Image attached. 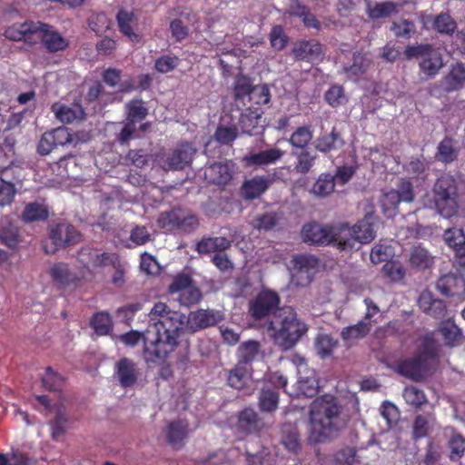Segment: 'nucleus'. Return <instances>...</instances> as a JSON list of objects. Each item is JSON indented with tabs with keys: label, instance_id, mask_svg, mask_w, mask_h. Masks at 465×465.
Instances as JSON below:
<instances>
[{
	"label": "nucleus",
	"instance_id": "nucleus-46",
	"mask_svg": "<svg viewBox=\"0 0 465 465\" xmlns=\"http://www.w3.org/2000/svg\"><path fill=\"white\" fill-rule=\"evenodd\" d=\"M260 343L256 341H248L242 342L238 347V364L247 367L258 355Z\"/></svg>",
	"mask_w": 465,
	"mask_h": 465
},
{
	"label": "nucleus",
	"instance_id": "nucleus-14",
	"mask_svg": "<svg viewBox=\"0 0 465 465\" xmlns=\"http://www.w3.org/2000/svg\"><path fill=\"white\" fill-rule=\"evenodd\" d=\"M196 151L192 143H180L166 158L168 169L173 171L184 169L192 163Z\"/></svg>",
	"mask_w": 465,
	"mask_h": 465
},
{
	"label": "nucleus",
	"instance_id": "nucleus-23",
	"mask_svg": "<svg viewBox=\"0 0 465 465\" xmlns=\"http://www.w3.org/2000/svg\"><path fill=\"white\" fill-rule=\"evenodd\" d=\"M283 155L282 150L274 147L246 155L242 161L246 167H263L276 163Z\"/></svg>",
	"mask_w": 465,
	"mask_h": 465
},
{
	"label": "nucleus",
	"instance_id": "nucleus-44",
	"mask_svg": "<svg viewBox=\"0 0 465 465\" xmlns=\"http://www.w3.org/2000/svg\"><path fill=\"white\" fill-rule=\"evenodd\" d=\"M279 392L276 389L263 388L259 396V407L263 412L275 411L279 404Z\"/></svg>",
	"mask_w": 465,
	"mask_h": 465
},
{
	"label": "nucleus",
	"instance_id": "nucleus-55",
	"mask_svg": "<svg viewBox=\"0 0 465 465\" xmlns=\"http://www.w3.org/2000/svg\"><path fill=\"white\" fill-rule=\"evenodd\" d=\"M127 118L126 120L136 124L146 118L148 114V108L144 106L142 100H131L127 104Z\"/></svg>",
	"mask_w": 465,
	"mask_h": 465
},
{
	"label": "nucleus",
	"instance_id": "nucleus-31",
	"mask_svg": "<svg viewBox=\"0 0 465 465\" xmlns=\"http://www.w3.org/2000/svg\"><path fill=\"white\" fill-rule=\"evenodd\" d=\"M188 434V422L183 420H173L167 427V441L175 450L182 448Z\"/></svg>",
	"mask_w": 465,
	"mask_h": 465
},
{
	"label": "nucleus",
	"instance_id": "nucleus-35",
	"mask_svg": "<svg viewBox=\"0 0 465 465\" xmlns=\"http://www.w3.org/2000/svg\"><path fill=\"white\" fill-rule=\"evenodd\" d=\"M444 84L448 92L460 89L465 84V64L462 63L452 64L449 74L444 77Z\"/></svg>",
	"mask_w": 465,
	"mask_h": 465
},
{
	"label": "nucleus",
	"instance_id": "nucleus-22",
	"mask_svg": "<svg viewBox=\"0 0 465 465\" xmlns=\"http://www.w3.org/2000/svg\"><path fill=\"white\" fill-rule=\"evenodd\" d=\"M420 58V70L426 75V79L434 78L444 66L442 54L439 49L430 45L428 50Z\"/></svg>",
	"mask_w": 465,
	"mask_h": 465
},
{
	"label": "nucleus",
	"instance_id": "nucleus-45",
	"mask_svg": "<svg viewBox=\"0 0 465 465\" xmlns=\"http://www.w3.org/2000/svg\"><path fill=\"white\" fill-rule=\"evenodd\" d=\"M313 137L311 125L298 127L291 135L288 142L293 148L306 149Z\"/></svg>",
	"mask_w": 465,
	"mask_h": 465
},
{
	"label": "nucleus",
	"instance_id": "nucleus-7",
	"mask_svg": "<svg viewBox=\"0 0 465 465\" xmlns=\"http://www.w3.org/2000/svg\"><path fill=\"white\" fill-rule=\"evenodd\" d=\"M156 222L158 227L163 230L185 233L193 232L200 224L196 214L180 205L173 207L169 212L162 213Z\"/></svg>",
	"mask_w": 465,
	"mask_h": 465
},
{
	"label": "nucleus",
	"instance_id": "nucleus-21",
	"mask_svg": "<svg viewBox=\"0 0 465 465\" xmlns=\"http://www.w3.org/2000/svg\"><path fill=\"white\" fill-rule=\"evenodd\" d=\"M36 22L25 21L20 24H14L5 30L4 35L11 41H24L29 45H35Z\"/></svg>",
	"mask_w": 465,
	"mask_h": 465
},
{
	"label": "nucleus",
	"instance_id": "nucleus-32",
	"mask_svg": "<svg viewBox=\"0 0 465 465\" xmlns=\"http://www.w3.org/2000/svg\"><path fill=\"white\" fill-rule=\"evenodd\" d=\"M297 60H312L322 54V45L316 40H302L298 42L292 50Z\"/></svg>",
	"mask_w": 465,
	"mask_h": 465
},
{
	"label": "nucleus",
	"instance_id": "nucleus-38",
	"mask_svg": "<svg viewBox=\"0 0 465 465\" xmlns=\"http://www.w3.org/2000/svg\"><path fill=\"white\" fill-rule=\"evenodd\" d=\"M459 150L454 147V140L451 137L445 136L438 144L435 158L445 164H449L457 160Z\"/></svg>",
	"mask_w": 465,
	"mask_h": 465
},
{
	"label": "nucleus",
	"instance_id": "nucleus-3",
	"mask_svg": "<svg viewBox=\"0 0 465 465\" xmlns=\"http://www.w3.org/2000/svg\"><path fill=\"white\" fill-rule=\"evenodd\" d=\"M268 331L273 342L282 350L292 349L307 332V325L301 321L291 306L282 307L270 319Z\"/></svg>",
	"mask_w": 465,
	"mask_h": 465
},
{
	"label": "nucleus",
	"instance_id": "nucleus-12",
	"mask_svg": "<svg viewBox=\"0 0 465 465\" xmlns=\"http://www.w3.org/2000/svg\"><path fill=\"white\" fill-rule=\"evenodd\" d=\"M302 237L304 242L313 245L328 246L332 244L331 224L322 225L312 222L303 225Z\"/></svg>",
	"mask_w": 465,
	"mask_h": 465
},
{
	"label": "nucleus",
	"instance_id": "nucleus-27",
	"mask_svg": "<svg viewBox=\"0 0 465 465\" xmlns=\"http://www.w3.org/2000/svg\"><path fill=\"white\" fill-rule=\"evenodd\" d=\"M152 334V330L147 329L144 332H140L138 331H130L128 332H125L122 335H120L119 339L120 341L126 346L129 347H134L136 346L140 341H143V359L144 361L148 364H162L167 359H156V360H149L147 353H146V337L147 335Z\"/></svg>",
	"mask_w": 465,
	"mask_h": 465
},
{
	"label": "nucleus",
	"instance_id": "nucleus-53",
	"mask_svg": "<svg viewBox=\"0 0 465 465\" xmlns=\"http://www.w3.org/2000/svg\"><path fill=\"white\" fill-rule=\"evenodd\" d=\"M444 241L455 253L465 249V234L461 229L450 228L444 232Z\"/></svg>",
	"mask_w": 465,
	"mask_h": 465
},
{
	"label": "nucleus",
	"instance_id": "nucleus-56",
	"mask_svg": "<svg viewBox=\"0 0 465 465\" xmlns=\"http://www.w3.org/2000/svg\"><path fill=\"white\" fill-rule=\"evenodd\" d=\"M91 326L98 335H106L112 330L113 322L109 313L96 312L91 319Z\"/></svg>",
	"mask_w": 465,
	"mask_h": 465
},
{
	"label": "nucleus",
	"instance_id": "nucleus-41",
	"mask_svg": "<svg viewBox=\"0 0 465 465\" xmlns=\"http://www.w3.org/2000/svg\"><path fill=\"white\" fill-rule=\"evenodd\" d=\"M292 262L294 270L298 272H305L307 274L304 284L310 283L312 281L310 277L311 271L318 266L319 259L314 255L297 254L293 257Z\"/></svg>",
	"mask_w": 465,
	"mask_h": 465
},
{
	"label": "nucleus",
	"instance_id": "nucleus-40",
	"mask_svg": "<svg viewBox=\"0 0 465 465\" xmlns=\"http://www.w3.org/2000/svg\"><path fill=\"white\" fill-rule=\"evenodd\" d=\"M69 419L64 407L59 406L55 411L54 418L50 421L51 436L57 440L68 430Z\"/></svg>",
	"mask_w": 465,
	"mask_h": 465
},
{
	"label": "nucleus",
	"instance_id": "nucleus-64",
	"mask_svg": "<svg viewBox=\"0 0 465 465\" xmlns=\"http://www.w3.org/2000/svg\"><path fill=\"white\" fill-rule=\"evenodd\" d=\"M269 39L271 46L277 51L283 50L289 42V37L284 33L282 25L272 26L269 35Z\"/></svg>",
	"mask_w": 465,
	"mask_h": 465
},
{
	"label": "nucleus",
	"instance_id": "nucleus-2",
	"mask_svg": "<svg viewBox=\"0 0 465 465\" xmlns=\"http://www.w3.org/2000/svg\"><path fill=\"white\" fill-rule=\"evenodd\" d=\"M344 426V420L341 417V407L333 396L323 395L312 402L308 436L310 444L325 442Z\"/></svg>",
	"mask_w": 465,
	"mask_h": 465
},
{
	"label": "nucleus",
	"instance_id": "nucleus-18",
	"mask_svg": "<svg viewBox=\"0 0 465 465\" xmlns=\"http://www.w3.org/2000/svg\"><path fill=\"white\" fill-rule=\"evenodd\" d=\"M435 203L439 201L456 203L458 199V186L455 178L450 174H442L433 186Z\"/></svg>",
	"mask_w": 465,
	"mask_h": 465
},
{
	"label": "nucleus",
	"instance_id": "nucleus-4",
	"mask_svg": "<svg viewBox=\"0 0 465 465\" xmlns=\"http://www.w3.org/2000/svg\"><path fill=\"white\" fill-rule=\"evenodd\" d=\"M438 343L427 334L422 337L415 357L406 359L398 365V371L414 381H421L438 361Z\"/></svg>",
	"mask_w": 465,
	"mask_h": 465
},
{
	"label": "nucleus",
	"instance_id": "nucleus-54",
	"mask_svg": "<svg viewBox=\"0 0 465 465\" xmlns=\"http://www.w3.org/2000/svg\"><path fill=\"white\" fill-rule=\"evenodd\" d=\"M391 30L397 38L410 39L416 34V25L413 21L401 19L391 23Z\"/></svg>",
	"mask_w": 465,
	"mask_h": 465
},
{
	"label": "nucleus",
	"instance_id": "nucleus-48",
	"mask_svg": "<svg viewBox=\"0 0 465 465\" xmlns=\"http://www.w3.org/2000/svg\"><path fill=\"white\" fill-rule=\"evenodd\" d=\"M371 328V324L369 322L361 320L354 325L343 328L341 337L345 341L361 339L370 332Z\"/></svg>",
	"mask_w": 465,
	"mask_h": 465
},
{
	"label": "nucleus",
	"instance_id": "nucleus-59",
	"mask_svg": "<svg viewBox=\"0 0 465 465\" xmlns=\"http://www.w3.org/2000/svg\"><path fill=\"white\" fill-rule=\"evenodd\" d=\"M448 447L450 450V460L458 461L465 452V438L460 433L452 434L448 441Z\"/></svg>",
	"mask_w": 465,
	"mask_h": 465
},
{
	"label": "nucleus",
	"instance_id": "nucleus-61",
	"mask_svg": "<svg viewBox=\"0 0 465 465\" xmlns=\"http://www.w3.org/2000/svg\"><path fill=\"white\" fill-rule=\"evenodd\" d=\"M324 99L331 107H339L347 102L344 88L340 84L331 85L326 91Z\"/></svg>",
	"mask_w": 465,
	"mask_h": 465
},
{
	"label": "nucleus",
	"instance_id": "nucleus-33",
	"mask_svg": "<svg viewBox=\"0 0 465 465\" xmlns=\"http://www.w3.org/2000/svg\"><path fill=\"white\" fill-rule=\"evenodd\" d=\"M389 201L394 203H411L414 200L413 183L410 179H401L398 189H391L386 193Z\"/></svg>",
	"mask_w": 465,
	"mask_h": 465
},
{
	"label": "nucleus",
	"instance_id": "nucleus-25",
	"mask_svg": "<svg viewBox=\"0 0 465 465\" xmlns=\"http://www.w3.org/2000/svg\"><path fill=\"white\" fill-rule=\"evenodd\" d=\"M203 178L208 183L224 186L232 179L228 163H214L203 168Z\"/></svg>",
	"mask_w": 465,
	"mask_h": 465
},
{
	"label": "nucleus",
	"instance_id": "nucleus-36",
	"mask_svg": "<svg viewBox=\"0 0 465 465\" xmlns=\"http://www.w3.org/2000/svg\"><path fill=\"white\" fill-rule=\"evenodd\" d=\"M281 442L286 450L297 454L302 449L300 433L297 427L292 424H284L282 427Z\"/></svg>",
	"mask_w": 465,
	"mask_h": 465
},
{
	"label": "nucleus",
	"instance_id": "nucleus-34",
	"mask_svg": "<svg viewBox=\"0 0 465 465\" xmlns=\"http://www.w3.org/2000/svg\"><path fill=\"white\" fill-rule=\"evenodd\" d=\"M369 64L370 61L366 54L356 52L352 55V64L349 66H344L343 71L349 79L356 81L367 72Z\"/></svg>",
	"mask_w": 465,
	"mask_h": 465
},
{
	"label": "nucleus",
	"instance_id": "nucleus-24",
	"mask_svg": "<svg viewBox=\"0 0 465 465\" xmlns=\"http://www.w3.org/2000/svg\"><path fill=\"white\" fill-rule=\"evenodd\" d=\"M272 183V180L268 176H254L242 183L241 194L243 199L248 201L257 199L269 189Z\"/></svg>",
	"mask_w": 465,
	"mask_h": 465
},
{
	"label": "nucleus",
	"instance_id": "nucleus-16",
	"mask_svg": "<svg viewBox=\"0 0 465 465\" xmlns=\"http://www.w3.org/2000/svg\"><path fill=\"white\" fill-rule=\"evenodd\" d=\"M48 274L58 290L77 286L81 281L77 274L70 270L69 265L63 262L53 264L49 268Z\"/></svg>",
	"mask_w": 465,
	"mask_h": 465
},
{
	"label": "nucleus",
	"instance_id": "nucleus-9",
	"mask_svg": "<svg viewBox=\"0 0 465 465\" xmlns=\"http://www.w3.org/2000/svg\"><path fill=\"white\" fill-rule=\"evenodd\" d=\"M35 44L41 42L48 53L54 54L64 51L69 42L54 27L40 21L36 22Z\"/></svg>",
	"mask_w": 465,
	"mask_h": 465
},
{
	"label": "nucleus",
	"instance_id": "nucleus-43",
	"mask_svg": "<svg viewBox=\"0 0 465 465\" xmlns=\"http://www.w3.org/2000/svg\"><path fill=\"white\" fill-rule=\"evenodd\" d=\"M397 12V4L391 1L375 3L373 5H368L367 6V15L373 20L389 17Z\"/></svg>",
	"mask_w": 465,
	"mask_h": 465
},
{
	"label": "nucleus",
	"instance_id": "nucleus-52",
	"mask_svg": "<svg viewBox=\"0 0 465 465\" xmlns=\"http://www.w3.org/2000/svg\"><path fill=\"white\" fill-rule=\"evenodd\" d=\"M116 19L121 33L128 36L131 40L137 38L138 35L133 30V24L134 21L133 12L121 9L117 13Z\"/></svg>",
	"mask_w": 465,
	"mask_h": 465
},
{
	"label": "nucleus",
	"instance_id": "nucleus-10",
	"mask_svg": "<svg viewBox=\"0 0 465 465\" xmlns=\"http://www.w3.org/2000/svg\"><path fill=\"white\" fill-rule=\"evenodd\" d=\"M49 239L51 240L54 247L48 249L47 246L45 245V252L46 253H54L60 247L80 242L82 240V234L74 225L57 223L50 229Z\"/></svg>",
	"mask_w": 465,
	"mask_h": 465
},
{
	"label": "nucleus",
	"instance_id": "nucleus-20",
	"mask_svg": "<svg viewBox=\"0 0 465 465\" xmlns=\"http://www.w3.org/2000/svg\"><path fill=\"white\" fill-rule=\"evenodd\" d=\"M115 376L123 388H131L138 381L139 369L137 364L127 357L121 358L115 365Z\"/></svg>",
	"mask_w": 465,
	"mask_h": 465
},
{
	"label": "nucleus",
	"instance_id": "nucleus-49",
	"mask_svg": "<svg viewBox=\"0 0 465 465\" xmlns=\"http://www.w3.org/2000/svg\"><path fill=\"white\" fill-rule=\"evenodd\" d=\"M296 156L294 170L301 174H307L315 164L317 154H312L307 148L302 149L300 153L292 152Z\"/></svg>",
	"mask_w": 465,
	"mask_h": 465
},
{
	"label": "nucleus",
	"instance_id": "nucleus-39",
	"mask_svg": "<svg viewBox=\"0 0 465 465\" xmlns=\"http://www.w3.org/2000/svg\"><path fill=\"white\" fill-rule=\"evenodd\" d=\"M249 377L248 368L237 363L227 372V384L231 388L240 391L246 386Z\"/></svg>",
	"mask_w": 465,
	"mask_h": 465
},
{
	"label": "nucleus",
	"instance_id": "nucleus-1",
	"mask_svg": "<svg viewBox=\"0 0 465 465\" xmlns=\"http://www.w3.org/2000/svg\"><path fill=\"white\" fill-rule=\"evenodd\" d=\"M152 323V334L146 337V353L148 359H167L180 346L183 352L180 361L185 362L189 359L190 343L180 341L183 334V321L184 313L170 308L165 302H157L148 313Z\"/></svg>",
	"mask_w": 465,
	"mask_h": 465
},
{
	"label": "nucleus",
	"instance_id": "nucleus-60",
	"mask_svg": "<svg viewBox=\"0 0 465 465\" xmlns=\"http://www.w3.org/2000/svg\"><path fill=\"white\" fill-rule=\"evenodd\" d=\"M45 206L46 205H25L22 213V220L25 223L46 220L48 217V210Z\"/></svg>",
	"mask_w": 465,
	"mask_h": 465
},
{
	"label": "nucleus",
	"instance_id": "nucleus-29",
	"mask_svg": "<svg viewBox=\"0 0 465 465\" xmlns=\"http://www.w3.org/2000/svg\"><path fill=\"white\" fill-rule=\"evenodd\" d=\"M343 139L336 128L330 133L321 134L314 142V148L321 153H328L336 151L343 145Z\"/></svg>",
	"mask_w": 465,
	"mask_h": 465
},
{
	"label": "nucleus",
	"instance_id": "nucleus-50",
	"mask_svg": "<svg viewBox=\"0 0 465 465\" xmlns=\"http://www.w3.org/2000/svg\"><path fill=\"white\" fill-rule=\"evenodd\" d=\"M338 340L328 334H319L315 340V350L317 354L325 359L330 357L338 347Z\"/></svg>",
	"mask_w": 465,
	"mask_h": 465
},
{
	"label": "nucleus",
	"instance_id": "nucleus-26",
	"mask_svg": "<svg viewBox=\"0 0 465 465\" xmlns=\"http://www.w3.org/2000/svg\"><path fill=\"white\" fill-rule=\"evenodd\" d=\"M262 111L259 108L252 106L247 107L242 114L239 119V127L243 134L252 135L260 132V122L262 115Z\"/></svg>",
	"mask_w": 465,
	"mask_h": 465
},
{
	"label": "nucleus",
	"instance_id": "nucleus-58",
	"mask_svg": "<svg viewBox=\"0 0 465 465\" xmlns=\"http://www.w3.org/2000/svg\"><path fill=\"white\" fill-rule=\"evenodd\" d=\"M402 395L405 401L415 408H420L427 402L424 391L416 386H407Z\"/></svg>",
	"mask_w": 465,
	"mask_h": 465
},
{
	"label": "nucleus",
	"instance_id": "nucleus-6",
	"mask_svg": "<svg viewBox=\"0 0 465 465\" xmlns=\"http://www.w3.org/2000/svg\"><path fill=\"white\" fill-rule=\"evenodd\" d=\"M233 99L244 105L246 102L255 105L270 103L272 94L267 84H253L252 79L243 74H238L232 84Z\"/></svg>",
	"mask_w": 465,
	"mask_h": 465
},
{
	"label": "nucleus",
	"instance_id": "nucleus-30",
	"mask_svg": "<svg viewBox=\"0 0 465 465\" xmlns=\"http://www.w3.org/2000/svg\"><path fill=\"white\" fill-rule=\"evenodd\" d=\"M232 246V242L226 237H203L197 243L195 250L200 254L222 252Z\"/></svg>",
	"mask_w": 465,
	"mask_h": 465
},
{
	"label": "nucleus",
	"instance_id": "nucleus-47",
	"mask_svg": "<svg viewBox=\"0 0 465 465\" xmlns=\"http://www.w3.org/2000/svg\"><path fill=\"white\" fill-rule=\"evenodd\" d=\"M335 189L334 176L329 173H323L315 181L312 186V193L319 197H326L332 193Z\"/></svg>",
	"mask_w": 465,
	"mask_h": 465
},
{
	"label": "nucleus",
	"instance_id": "nucleus-8",
	"mask_svg": "<svg viewBox=\"0 0 465 465\" xmlns=\"http://www.w3.org/2000/svg\"><path fill=\"white\" fill-rule=\"evenodd\" d=\"M281 298L272 290H262L249 302V314L254 320H262L266 317H272L279 307Z\"/></svg>",
	"mask_w": 465,
	"mask_h": 465
},
{
	"label": "nucleus",
	"instance_id": "nucleus-13",
	"mask_svg": "<svg viewBox=\"0 0 465 465\" xmlns=\"http://www.w3.org/2000/svg\"><path fill=\"white\" fill-rule=\"evenodd\" d=\"M77 259L86 269L89 267L103 268L116 263L117 254L111 252L99 253L95 249L86 246L79 251Z\"/></svg>",
	"mask_w": 465,
	"mask_h": 465
},
{
	"label": "nucleus",
	"instance_id": "nucleus-63",
	"mask_svg": "<svg viewBox=\"0 0 465 465\" xmlns=\"http://www.w3.org/2000/svg\"><path fill=\"white\" fill-rule=\"evenodd\" d=\"M440 332L448 346H455L461 336L460 330L450 322H444L440 328Z\"/></svg>",
	"mask_w": 465,
	"mask_h": 465
},
{
	"label": "nucleus",
	"instance_id": "nucleus-57",
	"mask_svg": "<svg viewBox=\"0 0 465 465\" xmlns=\"http://www.w3.org/2000/svg\"><path fill=\"white\" fill-rule=\"evenodd\" d=\"M89 28L101 35L110 28V20L104 12L93 13L87 19Z\"/></svg>",
	"mask_w": 465,
	"mask_h": 465
},
{
	"label": "nucleus",
	"instance_id": "nucleus-17",
	"mask_svg": "<svg viewBox=\"0 0 465 465\" xmlns=\"http://www.w3.org/2000/svg\"><path fill=\"white\" fill-rule=\"evenodd\" d=\"M438 291L447 297L461 299L465 294V279L460 274L449 273L440 276L436 283Z\"/></svg>",
	"mask_w": 465,
	"mask_h": 465
},
{
	"label": "nucleus",
	"instance_id": "nucleus-42",
	"mask_svg": "<svg viewBox=\"0 0 465 465\" xmlns=\"http://www.w3.org/2000/svg\"><path fill=\"white\" fill-rule=\"evenodd\" d=\"M22 242L19 228L13 223H7L0 228V242L11 250H17Z\"/></svg>",
	"mask_w": 465,
	"mask_h": 465
},
{
	"label": "nucleus",
	"instance_id": "nucleus-19",
	"mask_svg": "<svg viewBox=\"0 0 465 465\" xmlns=\"http://www.w3.org/2000/svg\"><path fill=\"white\" fill-rule=\"evenodd\" d=\"M264 421L252 408H245L238 413L236 428L243 434H258L264 428Z\"/></svg>",
	"mask_w": 465,
	"mask_h": 465
},
{
	"label": "nucleus",
	"instance_id": "nucleus-62",
	"mask_svg": "<svg viewBox=\"0 0 465 465\" xmlns=\"http://www.w3.org/2000/svg\"><path fill=\"white\" fill-rule=\"evenodd\" d=\"M202 298L201 290L193 283L179 294L178 301L181 305L191 307L200 302Z\"/></svg>",
	"mask_w": 465,
	"mask_h": 465
},
{
	"label": "nucleus",
	"instance_id": "nucleus-28",
	"mask_svg": "<svg viewBox=\"0 0 465 465\" xmlns=\"http://www.w3.org/2000/svg\"><path fill=\"white\" fill-rule=\"evenodd\" d=\"M52 112L54 113L55 117L59 121L64 124H71L74 121L83 120L85 115L84 108L79 104H74L72 106L54 104L52 105Z\"/></svg>",
	"mask_w": 465,
	"mask_h": 465
},
{
	"label": "nucleus",
	"instance_id": "nucleus-5",
	"mask_svg": "<svg viewBox=\"0 0 465 465\" xmlns=\"http://www.w3.org/2000/svg\"><path fill=\"white\" fill-rule=\"evenodd\" d=\"M332 244L340 251H351L357 243L367 244L376 236L373 224L367 217L357 223L350 225L348 223H331Z\"/></svg>",
	"mask_w": 465,
	"mask_h": 465
},
{
	"label": "nucleus",
	"instance_id": "nucleus-37",
	"mask_svg": "<svg viewBox=\"0 0 465 465\" xmlns=\"http://www.w3.org/2000/svg\"><path fill=\"white\" fill-rule=\"evenodd\" d=\"M319 392V381L315 377L314 371H311V374L302 377L300 376L296 383V396H303L305 398H313Z\"/></svg>",
	"mask_w": 465,
	"mask_h": 465
},
{
	"label": "nucleus",
	"instance_id": "nucleus-11",
	"mask_svg": "<svg viewBox=\"0 0 465 465\" xmlns=\"http://www.w3.org/2000/svg\"><path fill=\"white\" fill-rule=\"evenodd\" d=\"M218 321V314L213 310L199 309L191 312L188 315L184 313L183 333H194L198 331L214 326Z\"/></svg>",
	"mask_w": 465,
	"mask_h": 465
},
{
	"label": "nucleus",
	"instance_id": "nucleus-51",
	"mask_svg": "<svg viewBox=\"0 0 465 465\" xmlns=\"http://www.w3.org/2000/svg\"><path fill=\"white\" fill-rule=\"evenodd\" d=\"M410 262L411 266L415 268L428 269L433 264V257L426 249L420 246H415L411 251Z\"/></svg>",
	"mask_w": 465,
	"mask_h": 465
},
{
	"label": "nucleus",
	"instance_id": "nucleus-15",
	"mask_svg": "<svg viewBox=\"0 0 465 465\" xmlns=\"http://www.w3.org/2000/svg\"><path fill=\"white\" fill-rule=\"evenodd\" d=\"M420 22L424 29H429V25L441 35L451 36L457 30V23L448 13H440L437 15H421Z\"/></svg>",
	"mask_w": 465,
	"mask_h": 465
}]
</instances>
